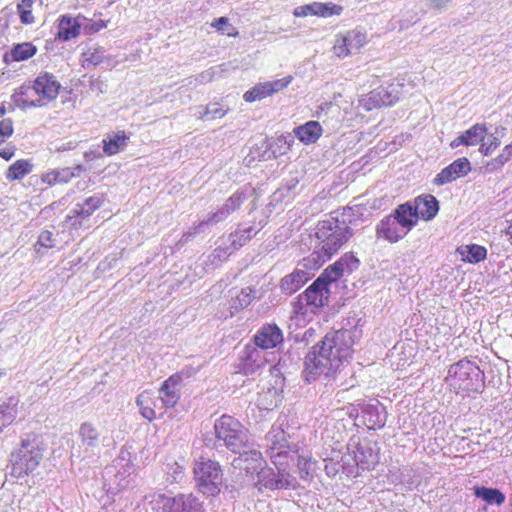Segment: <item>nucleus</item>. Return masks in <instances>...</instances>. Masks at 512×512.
<instances>
[{
	"label": "nucleus",
	"mask_w": 512,
	"mask_h": 512,
	"mask_svg": "<svg viewBox=\"0 0 512 512\" xmlns=\"http://www.w3.org/2000/svg\"><path fill=\"white\" fill-rule=\"evenodd\" d=\"M354 339L350 330L328 332L304 359L303 375L307 382L324 375L334 377L352 356Z\"/></svg>",
	"instance_id": "f257e3e1"
},
{
	"label": "nucleus",
	"mask_w": 512,
	"mask_h": 512,
	"mask_svg": "<svg viewBox=\"0 0 512 512\" xmlns=\"http://www.w3.org/2000/svg\"><path fill=\"white\" fill-rule=\"evenodd\" d=\"M315 236L316 244L309 257L314 258V267H321L350 239L352 229L344 220L331 217L317 224Z\"/></svg>",
	"instance_id": "f03ea898"
},
{
	"label": "nucleus",
	"mask_w": 512,
	"mask_h": 512,
	"mask_svg": "<svg viewBox=\"0 0 512 512\" xmlns=\"http://www.w3.org/2000/svg\"><path fill=\"white\" fill-rule=\"evenodd\" d=\"M233 465L244 469L248 474H256L257 483L268 489H296L297 480L287 472L278 470L275 473L271 468H266L265 461L259 451L251 447L242 451L239 457L234 459Z\"/></svg>",
	"instance_id": "7ed1b4c3"
},
{
	"label": "nucleus",
	"mask_w": 512,
	"mask_h": 512,
	"mask_svg": "<svg viewBox=\"0 0 512 512\" xmlns=\"http://www.w3.org/2000/svg\"><path fill=\"white\" fill-rule=\"evenodd\" d=\"M60 87L56 77L45 72L39 74L34 81L19 87L12 99L20 108L43 107L57 98Z\"/></svg>",
	"instance_id": "20e7f679"
},
{
	"label": "nucleus",
	"mask_w": 512,
	"mask_h": 512,
	"mask_svg": "<svg viewBox=\"0 0 512 512\" xmlns=\"http://www.w3.org/2000/svg\"><path fill=\"white\" fill-rule=\"evenodd\" d=\"M378 444L375 441L364 438H351L342 454L343 473L347 476L356 477L359 470H371L379 462Z\"/></svg>",
	"instance_id": "39448f33"
},
{
	"label": "nucleus",
	"mask_w": 512,
	"mask_h": 512,
	"mask_svg": "<svg viewBox=\"0 0 512 512\" xmlns=\"http://www.w3.org/2000/svg\"><path fill=\"white\" fill-rule=\"evenodd\" d=\"M215 436L218 441L233 453L242 454L251 447L248 429L236 418L222 415L214 423Z\"/></svg>",
	"instance_id": "423d86ee"
},
{
	"label": "nucleus",
	"mask_w": 512,
	"mask_h": 512,
	"mask_svg": "<svg viewBox=\"0 0 512 512\" xmlns=\"http://www.w3.org/2000/svg\"><path fill=\"white\" fill-rule=\"evenodd\" d=\"M445 382L456 393L478 391L483 375L476 363L461 359L449 367Z\"/></svg>",
	"instance_id": "0eeeda50"
},
{
	"label": "nucleus",
	"mask_w": 512,
	"mask_h": 512,
	"mask_svg": "<svg viewBox=\"0 0 512 512\" xmlns=\"http://www.w3.org/2000/svg\"><path fill=\"white\" fill-rule=\"evenodd\" d=\"M193 473L196 487L201 493L215 496L220 492L223 473L218 462L200 457L194 463Z\"/></svg>",
	"instance_id": "6e6552de"
},
{
	"label": "nucleus",
	"mask_w": 512,
	"mask_h": 512,
	"mask_svg": "<svg viewBox=\"0 0 512 512\" xmlns=\"http://www.w3.org/2000/svg\"><path fill=\"white\" fill-rule=\"evenodd\" d=\"M266 442L272 462L278 470L286 472L285 468L294 463L297 450L288 444L285 431L279 426H272Z\"/></svg>",
	"instance_id": "1a4fd4ad"
},
{
	"label": "nucleus",
	"mask_w": 512,
	"mask_h": 512,
	"mask_svg": "<svg viewBox=\"0 0 512 512\" xmlns=\"http://www.w3.org/2000/svg\"><path fill=\"white\" fill-rule=\"evenodd\" d=\"M42 457V451L35 441L22 440L21 447L11 454L12 475L21 477L34 471Z\"/></svg>",
	"instance_id": "9d476101"
},
{
	"label": "nucleus",
	"mask_w": 512,
	"mask_h": 512,
	"mask_svg": "<svg viewBox=\"0 0 512 512\" xmlns=\"http://www.w3.org/2000/svg\"><path fill=\"white\" fill-rule=\"evenodd\" d=\"M329 298V289L327 281L324 277L317 278L304 293L298 296V301L294 305L296 313L306 314L307 309L303 311L304 306L310 307V311L314 312L325 305Z\"/></svg>",
	"instance_id": "9b49d317"
},
{
	"label": "nucleus",
	"mask_w": 512,
	"mask_h": 512,
	"mask_svg": "<svg viewBox=\"0 0 512 512\" xmlns=\"http://www.w3.org/2000/svg\"><path fill=\"white\" fill-rule=\"evenodd\" d=\"M314 258L305 257L298 263L297 267L290 274L284 276L280 281V289L283 293L291 295L298 291L314 275V271L320 267H314Z\"/></svg>",
	"instance_id": "f8f14e48"
},
{
	"label": "nucleus",
	"mask_w": 512,
	"mask_h": 512,
	"mask_svg": "<svg viewBox=\"0 0 512 512\" xmlns=\"http://www.w3.org/2000/svg\"><path fill=\"white\" fill-rule=\"evenodd\" d=\"M366 40V34L357 29L338 34L332 48L333 53L336 57L343 59L359 51L365 45Z\"/></svg>",
	"instance_id": "ddd939ff"
},
{
	"label": "nucleus",
	"mask_w": 512,
	"mask_h": 512,
	"mask_svg": "<svg viewBox=\"0 0 512 512\" xmlns=\"http://www.w3.org/2000/svg\"><path fill=\"white\" fill-rule=\"evenodd\" d=\"M361 418L368 429H380L385 426L387 412L383 404L376 399H369L358 404Z\"/></svg>",
	"instance_id": "4468645a"
},
{
	"label": "nucleus",
	"mask_w": 512,
	"mask_h": 512,
	"mask_svg": "<svg viewBox=\"0 0 512 512\" xmlns=\"http://www.w3.org/2000/svg\"><path fill=\"white\" fill-rule=\"evenodd\" d=\"M103 200L99 195H93L86 198L82 203H77L70 211L66 221L74 229L83 226V221L87 220L98 208L102 206Z\"/></svg>",
	"instance_id": "2eb2a0df"
},
{
	"label": "nucleus",
	"mask_w": 512,
	"mask_h": 512,
	"mask_svg": "<svg viewBox=\"0 0 512 512\" xmlns=\"http://www.w3.org/2000/svg\"><path fill=\"white\" fill-rule=\"evenodd\" d=\"M254 344L262 350L279 348L284 342L282 330L274 323L261 326L253 337Z\"/></svg>",
	"instance_id": "dca6fc26"
},
{
	"label": "nucleus",
	"mask_w": 512,
	"mask_h": 512,
	"mask_svg": "<svg viewBox=\"0 0 512 512\" xmlns=\"http://www.w3.org/2000/svg\"><path fill=\"white\" fill-rule=\"evenodd\" d=\"M292 81L291 76H286L281 79H277L274 81L262 82L255 85L250 90L246 91L243 95V99L246 102H254L257 100H262L268 96H271L274 93H277L284 88H286Z\"/></svg>",
	"instance_id": "f3484780"
},
{
	"label": "nucleus",
	"mask_w": 512,
	"mask_h": 512,
	"mask_svg": "<svg viewBox=\"0 0 512 512\" xmlns=\"http://www.w3.org/2000/svg\"><path fill=\"white\" fill-rule=\"evenodd\" d=\"M471 170V164L465 157L453 161L450 165L443 168L433 179V184L443 186L456 179L467 175Z\"/></svg>",
	"instance_id": "a211bd4d"
},
{
	"label": "nucleus",
	"mask_w": 512,
	"mask_h": 512,
	"mask_svg": "<svg viewBox=\"0 0 512 512\" xmlns=\"http://www.w3.org/2000/svg\"><path fill=\"white\" fill-rule=\"evenodd\" d=\"M359 260L352 254L343 255L337 262L328 266L320 277H324L329 285L339 279L345 272L351 273L356 270Z\"/></svg>",
	"instance_id": "6ab92c4d"
},
{
	"label": "nucleus",
	"mask_w": 512,
	"mask_h": 512,
	"mask_svg": "<svg viewBox=\"0 0 512 512\" xmlns=\"http://www.w3.org/2000/svg\"><path fill=\"white\" fill-rule=\"evenodd\" d=\"M412 206L413 211L416 212L418 218L425 221L432 220L439 211V202L431 194H423L416 197Z\"/></svg>",
	"instance_id": "aec40b11"
},
{
	"label": "nucleus",
	"mask_w": 512,
	"mask_h": 512,
	"mask_svg": "<svg viewBox=\"0 0 512 512\" xmlns=\"http://www.w3.org/2000/svg\"><path fill=\"white\" fill-rule=\"evenodd\" d=\"M377 232L381 237L391 243L398 242L408 233V231L400 225L393 215H389L381 220L377 226Z\"/></svg>",
	"instance_id": "412c9836"
},
{
	"label": "nucleus",
	"mask_w": 512,
	"mask_h": 512,
	"mask_svg": "<svg viewBox=\"0 0 512 512\" xmlns=\"http://www.w3.org/2000/svg\"><path fill=\"white\" fill-rule=\"evenodd\" d=\"M256 297V290L251 287H245L234 291L228 302L229 312L222 314L221 317L227 319L233 317L235 313L249 306Z\"/></svg>",
	"instance_id": "4be33fe9"
},
{
	"label": "nucleus",
	"mask_w": 512,
	"mask_h": 512,
	"mask_svg": "<svg viewBox=\"0 0 512 512\" xmlns=\"http://www.w3.org/2000/svg\"><path fill=\"white\" fill-rule=\"evenodd\" d=\"M38 48L32 42L13 44L9 51L3 55V62L7 65L13 62L27 61L36 55Z\"/></svg>",
	"instance_id": "5701e85b"
},
{
	"label": "nucleus",
	"mask_w": 512,
	"mask_h": 512,
	"mask_svg": "<svg viewBox=\"0 0 512 512\" xmlns=\"http://www.w3.org/2000/svg\"><path fill=\"white\" fill-rule=\"evenodd\" d=\"M78 436L82 447H84V453L94 454L100 441V433L97 426L88 421L83 422L78 429Z\"/></svg>",
	"instance_id": "b1692460"
},
{
	"label": "nucleus",
	"mask_w": 512,
	"mask_h": 512,
	"mask_svg": "<svg viewBox=\"0 0 512 512\" xmlns=\"http://www.w3.org/2000/svg\"><path fill=\"white\" fill-rule=\"evenodd\" d=\"M486 136V125L482 123H476L468 130L463 132L461 135L456 137L451 143V148H457L461 145L475 146L481 144Z\"/></svg>",
	"instance_id": "393cba45"
},
{
	"label": "nucleus",
	"mask_w": 512,
	"mask_h": 512,
	"mask_svg": "<svg viewBox=\"0 0 512 512\" xmlns=\"http://www.w3.org/2000/svg\"><path fill=\"white\" fill-rule=\"evenodd\" d=\"M228 217V213L221 206L217 211L209 212L203 220L195 223L192 227L193 231L185 232L182 236V240L187 241L196 234L203 233L207 227L217 225Z\"/></svg>",
	"instance_id": "a878e982"
},
{
	"label": "nucleus",
	"mask_w": 512,
	"mask_h": 512,
	"mask_svg": "<svg viewBox=\"0 0 512 512\" xmlns=\"http://www.w3.org/2000/svg\"><path fill=\"white\" fill-rule=\"evenodd\" d=\"M293 132L299 141L305 145H309L317 142L323 133V129L319 122L311 120L295 127Z\"/></svg>",
	"instance_id": "bb28decb"
},
{
	"label": "nucleus",
	"mask_w": 512,
	"mask_h": 512,
	"mask_svg": "<svg viewBox=\"0 0 512 512\" xmlns=\"http://www.w3.org/2000/svg\"><path fill=\"white\" fill-rule=\"evenodd\" d=\"M159 400L166 408L174 407L179 398V382L176 378H168L159 389Z\"/></svg>",
	"instance_id": "cd10ccee"
},
{
	"label": "nucleus",
	"mask_w": 512,
	"mask_h": 512,
	"mask_svg": "<svg viewBox=\"0 0 512 512\" xmlns=\"http://www.w3.org/2000/svg\"><path fill=\"white\" fill-rule=\"evenodd\" d=\"M174 499L172 512H205L203 503L193 494H178Z\"/></svg>",
	"instance_id": "c85d7f7f"
},
{
	"label": "nucleus",
	"mask_w": 512,
	"mask_h": 512,
	"mask_svg": "<svg viewBox=\"0 0 512 512\" xmlns=\"http://www.w3.org/2000/svg\"><path fill=\"white\" fill-rule=\"evenodd\" d=\"M392 215L408 232L416 226L419 219L410 202L399 205Z\"/></svg>",
	"instance_id": "c756f323"
},
{
	"label": "nucleus",
	"mask_w": 512,
	"mask_h": 512,
	"mask_svg": "<svg viewBox=\"0 0 512 512\" xmlns=\"http://www.w3.org/2000/svg\"><path fill=\"white\" fill-rule=\"evenodd\" d=\"M108 56L103 47L89 45L81 53V64L84 68L95 67L104 62Z\"/></svg>",
	"instance_id": "7c9ffc66"
},
{
	"label": "nucleus",
	"mask_w": 512,
	"mask_h": 512,
	"mask_svg": "<svg viewBox=\"0 0 512 512\" xmlns=\"http://www.w3.org/2000/svg\"><path fill=\"white\" fill-rule=\"evenodd\" d=\"M81 22L79 18L63 16L58 25V38L68 41L77 37L80 33Z\"/></svg>",
	"instance_id": "2f4dec72"
},
{
	"label": "nucleus",
	"mask_w": 512,
	"mask_h": 512,
	"mask_svg": "<svg viewBox=\"0 0 512 512\" xmlns=\"http://www.w3.org/2000/svg\"><path fill=\"white\" fill-rule=\"evenodd\" d=\"M18 415V400L10 397L7 401L0 404V434L10 426Z\"/></svg>",
	"instance_id": "473e14b6"
},
{
	"label": "nucleus",
	"mask_w": 512,
	"mask_h": 512,
	"mask_svg": "<svg viewBox=\"0 0 512 512\" xmlns=\"http://www.w3.org/2000/svg\"><path fill=\"white\" fill-rule=\"evenodd\" d=\"M257 234L254 225H239L238 228L227 236V241L233 245L235 250H238L250 241Z\"/></svg>",
	"instance_id": "72a5a7b5"
},
{
	"label": "nucleus",
	"mask_w": 512,
	"mask_h": 512,
	"mask_svg": "<svg viewBox=\"0 0 512 512\" xmlns=\"http://www.w3.org/2000/svg\"><path fill=\"white\" fill-rule=\"evenodd\" d=\"M242 359L244 361L245 368L254 371L265 365L267 362L262 349L255 346L247 345L243 351Z\"/></svg>",
	"instance_id": "f704fd0d"
},
{
	"label": "nucleus",
	"mask_w": 512,
	"mask_h": 512,
	"mask_svg": "<svg viewBox=\"0 0 512 512\" xmlns=\"http://www.w3.org/2000/svg\"><path fill=\"white\" fill-rule=\"evenodd\" d=\"M128 137L124 131L109 134L103 140V151L107 155H114L122 151L127 146Z\"/></svg>",
	"instance_id": "c9c22d12"
},
{
	"label": "nucleus",
	"mask_w": 512,
	"mask_h": 512,
	"mask_svg": "<svg viewBox=\"0 0 512 512\" xmlns=\"http://www.w3.org/2000/svg\"><path fill=\"white\" fill-rule=\"evenodd\" d=\"M456 252L461 255L462 261L469 263L483 261L487 255L486 249L477 244L460 246Z\"/></svg>",
	"instance_id": "e433bc0d"
},
{
	"label": "nucleus",
	"mask_w": 512,
	"mask_h": 512,
	"mask_svg": "<svg viewBox=\"0 0 512 512\" xmlns=\"http://www.w3.org/2000/svg\"><path fill=\"white\" fill-rule=\"evenodd\" d=\"M216 245V248L209 255L210 262L215 265L226 261L229 256L236 251L233 245L227 241V237H220Z\"/></svg>",
	"instance_id": "4c0bfd02"
},
{
	"label": "nucleus",
	"mask_w": 512,
	"mask_h": 512,
	"mask_svg": "<svg viewBox=\"0 0 512 512\" xmlns=\"http://www.w3.org/2000/svg\"><path fill=\"white\" fill-rule=\"evenodd\" d=\"M149 505L154 512H172L174 497L163 493H153L148 496Z\"/></svg>",
	"instance_id": "58836bf2"
},
{
	"label": "nucleus",
	"mask_w": 512,
	"mask_h": 512,
	"mask_svg": "<svg viewBox=\"0 0 512 512\" xmlns=\"http://www.w3.org/2000/svg\"><path fill=\"white\" fill-rule=\"evenodd\" d=\"M474 495L481 498L488 504H496L498 506L505 502V495L496 488L475 487Z\"/></svg>",
	"instance_id": "ea45409f"
},
{
	"label": "nucleus",
	"mask_w": 512,
	"mask_h": 512,
	"mask_svg": "<svg viewBox=\"0 0 512 512\" xmlns=\"http://www.w3.org/2000/svg\"><path fill=\"white\" fill-rule=\"evenodd\" d=\"M32 164L28 160H17L6 172V178L10 181L24 178L32 171Z\"/></svg>",
	"instance_id": "a19ab883"
},
{
	"label": "nucleus",
	"mask_w": 512,
	"mask_h": 512,
	"mask_svg": "<svg viewBox=\"0 0 512 512\" xmlns=\"http://www.w3.org/2000/svg\"><path fill=\"white\" fill-rule=\"evenodd\" d=\"M369 99L381 106H389L398 100V96L394 93V89L380 88L369 93Z\"/></svg>",
	"instance_id": "79ce46f5"
},
{
	"label": "nucleus",
	"mask_w": 512,
	"mask_h": 512,
	"mask_svg": "<svg viewBox=\"0 0 512 512\" xmlns=\"http://www.w3.org/2000/svg\"><path fill=\"white\" fill-rule=\"evenodd\" d=\"M295 460L299 469V474L302 479L307 480L312 477L317 469V462L312 460L311 457L295 454Z\"/></svg>",
	"instance_id": "37998d69"
},
{
	"label": "nucleus",
	"mask_w": 512,
	"mask_h": 512,
	"mask_svg": "<svg viewBox=\"0 0 512 512\" xmlns=\"http://www.w3.org/2000/svg\"><path fill=\"white\" fill-rule=\"evenodd\" d=\"M500 133L496 130L495 133L488 134L486 132V136H484V141H481L479 151L484 156L490 155L494 150H496L500 145Z\"/></svg>",
	"instance_id": "c03bdc74"
},
{
	"label": "nucleus",
	"mask_w": 512,
	"mask_h": 512,
	"mask_svg": "<svg viewBox=\"0 0 512 512\" xmlns=\"http://www.w3.org/2000/svg\"><path fill=\"white\" fill-rule=\"evenodd\" d=\"M227 111L219 103H211L205 107L203 112H199V118L203 121H210L224 117Z\"/></svg>",
	"instance_id": "a18cd8bd"
},
{
	"label": "nucleus",
	"mask_w": 512,
	"mask_h": 512,
	"mask_svg": "<svg viewBox=\"0 0 512 512\" xmlns=\"http://www.w3.org/2000/svg\"><path fill=\"white\" fill-rule=\"evenodd\" d=\"M33 0H21L17 4V12L23 24H32L35 19L32 14Z\"/></svg>",
	"instance_id": "49530a36"
},
{
	"label": "nucleus",
	"mask_w": 512,
	"mask_h": 512,
	"mask_svg": "<svg viewBox=\"0 0 512 512\" xmlns=\"http://www.w3.org/2000/svg\"><path fill=\"white\" fill-rule=\"evenodd\" d=\"M317 6V16L323 18H328L334 15L339 16L343 11L342 6L332 2H317Z\"/></svg>",
	"instance_id": "de8ad7c7"
},
{
	"label": "nucleus",
	"mask_w": 512,
	"mask_h": 512,
	"mask_svg": "<svg viewBox=\"0 0 512 512\" xmlns=\"http://www.w3.org/2000/svg\"><path fill=\"white\" fill-rule=\"evenodd\" d=\"M82 171V166L78 165L75 168H60L55 169L54 173L56 176V182L58 183H68L73 177L79 176Z\"/></svg>",
	"instance_id": "09e8293b"
},
{
	"label": "nucleus",
	"mask_w": 512,
	"mask_h": 512,
	"mask_svg": "<svg viewBox=\"0 0 512 512\" xmlns=\"http://www.w3.org/2000/svg\"><path fill=\"white\" fill-rule=\"evenodd\" d=\"M279 401V397L277 395L276 389H268L267 392L260 395L258 398V405L261 408H264L266 410H270L273 407L277 406Z\"/></svg>",
	"instance_id": "8fccbe9b"
},
{
	"label": "nucleus",
	"mask_w": 512,
	"mask_h": 512,
	"mask_svg": "<svg viewBox=\"0 0 512 512\" xmlns=\"http://www.w3.org/2000/svg\"><path fill=\"white\" fill-rule=\"evenodd\" d=\"M507 150L508 148L505 146L501 153L496 158L492 159L487 163V171L492 172L500 169L512 158L511 153Z\"/></svg>",
	"instance_id": "3c124183"
},
{
	"label": "nucleus",
	"mask_w": 512,
	"mask_h": 512,
	"mask_svg": "<svg viewBox=\"0 0 512 512\" xmlns=\"http://www.w3.org/2000/svg\"><path fill=\"white\" fill-rule=\"evenodd\" d=\"M244 200L245 194L241 191H237L226 200L222 208L230 215L241 206Z\"/></svg>",
	"instance_id": "603ef678"
},
{
	"label": "nucleus",
	"mask_w": 512,
	"mask_h": 512,
	"mask_svg": "<svg viewBox=\"0 0 512 512\" xmlns=\"http://www.w3.org/2000/svg\"><path fill=\"white\" fill-rule=\"evenodd\" d=\"M317 8V2L301 5L294 9L293 15L295 17L317 16Z\"/></svg>",
	"instance_id": "864d4df0"
},
{
	"label": "nucleus",
	"mask_w": 512,
	"mask_h": 512,
	"mask_svg": "<svg viewBox=\"0 0 512 512\" xmlns=\"http://www.w3.org/2000/svg\"><path fill=\"white\" fill-rule=\"evenodd\" d=\"M325 471L328 476H335L340 471L343 472V469L341 467L342 464V455L339 457L338 455L335 458H331L328 462L325 459Z\"/></svg>",
	"instance_id": "5fc2aeb1"
},
{
	"label": "nucleus",
	"mask_w": 512,
	"mask_h": 512,
	"mask_svg": "<svg viewBox=\"0 0 512 512\" xmlns=\"http://www.w3.org/2000/svg\"><path fill=\"white\" fill-rule=\"evenodd\" d=\"M37 244L44 248H53L55 246L54 235L49 230H44L38 237Z\"/></svg>",
	"instance_id": "6e6d98bb"
},
{
	"label": "nucleus",
	"mask_w": 512,
	"mask_h": 512,
	"mask_svg": "<svg viewBox=\"0 0 512 512\" xmlns=\"http://www.w3.org/2000/svg\"><path fill=\"white\" fill-rule=\"evenodd\" d=\"M212 26L215 27L218 31H221L222 33H224L228 36L234 35V33H232V30H234V28L229 23V21L226 17L218 18L217 20H215V22L212 24Z\"/></svg>",
	"instance_id": "4d7b16f0"
},
{
	"label": "nucleus",
	"mask_w": 512,
	"mask_h": 512,
	"mask_svg": "<svg viewBox=\"0 0 512 512\" xmlns=\"http://www.w3.org/2000/svg\"><path fill=\"white\" fill-rule=\"evenodd\" d=\"M13 133V124L11 119L0 120V143L10 137Z\"/></svg>",
	"instance_id": "13d9d810"
},
{
	"label": "nucleus",
	"mask_w": 512,
	"mask_h": 512,
	"mask_svg": "<svg viewBox=\"0 0 512 512\" xmlns=\"http://www.w3.org/2000/svg\"><path fill=\"white\" fill-rule=\"evenodd\" d=\"M151 401V393L149 391H143L140 393L136 398V405L139 408V411L142 409V407L149 406V403Z\"/></svg>",
	"instance_id": "bf43d9fd"
},
{
	"label": "nucleus",
	"mask_w": 512,
	"mask_h": 512,
	"mask_svg": "<svg viewBox=\"0 0 512 512\" xmlns=\"http://www.w3.org/2000/svg\"><path fill=\"white\" fill-rule=\"evenodd\" d=\"M171 469L173 470L172 474H171V477H172V482H178L180 481L183 476H184V469L182 466H180L178 463H174L171 467Z\"/></svg>",
	"instance_id": "052dcab7"
},
{
	"label": "nucleus",
	"mask_w": 512,
	"mask_h": 512,
	"mask_svg": "<svg viewBox=\"0 0 512 512\" xmlns=\"http://www.w3.org/2000/svg\"><path fill=\"white\" fill-rule=\"evenodd\" d=\"M140 414L148 421H153L156 418L155 410L150 406L142 407Z\"/></svg>",
	"instance_id": "680f3d73"
},
{
	"label": "nucleus",
	"mask_w": 512,
	"mask_h": 512,
	"mask_svg": "<svg viewBox=\"0 0 512 512\" xmlns=\"http://www.w3.org/2000/svg\"><path fill=\"white\" fill-rule=\"evenodd\" d=\"M41 180L43 183H46L50 186L57 184L54 170H51V171H48V172L42 174Z\"/></svg>",
	"instance_id": "e2e57ef3"
},
{
	"label": "nucleus",
	"mask_w": 512,
	"mask_h": 512,
	"mask_svg": "<svg viewBox=\"0 0 512 512\" xmlns=\"http://www.w3.org/2000/svg\"><path fill=\"white\" fill-rule=\"evenodd\" d=\"M361 105L364 107L365 110L369 111L372 110L375 107L381 106L380 104L374 103L372 99H369V94L366 95L364 98L360 100Z\"/></svg>",
	"instance_id": "0e129e2a"
},
{
	"label": "nucleus",
	"mask_w": 512,
	"mask_h": 512,
	"mask_svg": "<svg viewBox=\"0 0 512 512\" xmlns=\"http://www.w3.org/2000/svg\"><path fill=\"white\" fill-rule=\"evenodd\" d=\"M14 155V148L13 147H5L3 149H0V157L4 158L5 160H9Z\"/></svg>",
	"instance_id": "69168bd1"
},
{
	"label": "nucleus",
	"mask_w": 512,
	"mask_h": 512,
	"mask_svg": "<svg viewBox=\"0 0 512 512\" xmlns=\"http://www.w3.org/2000/svg\"><path fill=\"white\" fill-rule=\"evenodd\" d=\"M450 0H429L431 7L441 9L445 7Z\"/></svg>",
	"instance_id": "338daca9"
},
{
	"label": "nucleus",
	"mask_w": 512,
	"mask_h": 512,
	"mask_svg": "<svg viewBox=\"0 0 512 512\" xmlns=\"http://www.w3.org/2000/svg\"><path fill=\"white\" fill-rule=\"evenodd\" d=\"M200 82H206V81H209L211 79V74L210 72H205V73H202L200 76Z\"/></svg>",
	"instance_id": "774afa93"
}]
</instances>
